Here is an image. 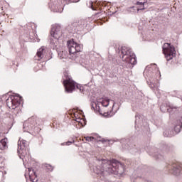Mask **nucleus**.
Listing matches in <instances>:
<instances>
[{
  "instance_id": "obj_6",
  "label": "nucleus",
  "mask_w": 182,
  "mask_h": 182,
  "mask_svg": "<svg viewBox=\"0 0 182 182\" xmlns=\"http://www.w3.org/2000/svg\"><path fill=\"white\" fill-rule=\"evenodd\" d=\"M182 129V117H180L176 122H175L174 131L171 129H166L164 132V137H173L175 135L181 132Z\"/></svg>"
},
{
  "instance_id": "obj_27",
  "label": "nucleus",
  "mask_w": 182,
  "mask_h": 182,
  "mask_svg": "<svg viewBox=\"0 0 182 182\" xmlns=\"http://www.w3.org/2000/svg\"><path fill=\"white\" fill-rule=\"evenodd\" d=\"M89 7L92 9V11H95V8L93 6V2L92 1H89L88 3Z\"/></svg>"
},
{
  "instance_id": "obj_12",
  "label": "nucleus",
  "mask_w": 182,
  "mask_h": 182,
  "mask_svg": "<svg viewBox=\"0 0 182 182\" xmlns=\"http://www.w3.org/2000/svg\"><path fill=\"white\" fill-rule=\"evenodd\" d=\"M161 112H166L167 110L170 115H172L175 113H178V111L181 109L180 107L173 106V105H169V107L166 109V110L164 109V105H161L160 107Z\"/></svg>"
},
{
  "instance_id": "obj_13",
  "label": "nucleus",
  "mask_w": 182,
  "mask_h": 182,
  "mask_svg": "<svg viewBox=\"0 0 182 182\" xmlns=\"http://www.w3.org/2000/svg\"><path fill=\"white\" fill-rule=\"evenodd\" d=\"M35 119L32 118L28 119V120L26 121V122L23 124L24 132H28V130L33 129V127H35Z\"/></svg>"
},
{
  "instance_id": "obj_38",
  "label": "nucleus",
  "mask_w": 182,
  "mask_h": 182,
  "mask_svg": "<svg viewBox=\"0 0 182 182\" xmlns=\"http://www.w3.org/2000/svg\"><path fill=\"white\" fill-rule=\"evenodd\" d=\"M58 40V39H56V41H55V43H57Z\"/></svg>"
},
{
  "instance_id": "obj_22",
  "label": "nucleus",
  "mask_w": 182,
  "mask_h": 182,
  "mask_svg": "<svg viewBox=\"0 0 182 182\" xmlns=\"http://www.w3.org/2000/svg\"><path fill=\"white\" fill-rule=\"evenodd\" d=\"M136 5L141 6L142 7V8H136L137 11H144L145 9L144 2L136 1Z\"/></svg>"
},
{
  "instance_id": "obj_15",
  "label": "nucleus",
  "mask_w": 182,
  "mask_h": 182,
  "mask_svg": "<svg viewBox=\"0 0 182 182\" xmlns=\"http://www.w3.org/2000/svg\"><path fill=\"white\" fill-rule=\"evenodd\" d=\"M28 176L31 182H38V179L36 176V172L32 168H28Z\"/></svg>"
},
{
  "instance_id": "obj_19",
  "label": "nucleus",
  "mask_w": 182,
  "mask_h": 182,
  "mask_svg": "<svg viewBox=\"0 0 182 182\" xmlns=\"http://www.w3.org/2000/svg\"><path fill=\"white\" fill-rule=\"evenodd\" d=\"M77 25V27L80 28H83L85 26H86L87 25V21L85 20H81V21H79L77 23H73V26H76Z\"/></svg>"
},
{
  "instance_id": "obj_31",
  "label": "nucleus",
  "mask_w": 182,
  "mask_h": 182,
  "mask_svg": "<svg viewBox=\"0 0 182 182\" xmlns=\"http://www.w3.org/2000/svg\"><path fill=\"white\" fill-rule=\"evenodd\" d=\"M53 11L55 13H60V10L59 9H53Z\"/></svg>"
},
{
  "instance_id": "obj_9",
  "label": "nucleus",
  "mask_w": 182,
  "mask_h": 182,
  "mask_svg": "<svg viewBox=\"0 0 182 182\" xmlns=\"http://www.w3.org/2000/svg\"><path fill=\"white\" fill-rule=\"evenodd\" d=\"M166 169L173 176H178L182 173V167L177 163L166 164Z\"/></svg>"
},
{
  "instance_id": "obj_2",
  "label": "nucleus",
  "mask_w": 182,
  "mask_h": 182,
  "mask_svg": "<svg viewBox=\"0 0 182 182\" xmlns=\"http://www.w3.org/2000/svg\"><path fill=\"white\" fill-rule=\"evenodd\" d=\"M122 59L125 62V65L130 69H132L137 63L136 57L132 49L129 47H122Z\"/></svg>"
},
{
  "instance_id": "obj_4",
  "label": "nucleus",
  "mask_w": 182,
  "mask_h": 182,
  "mask_svg": "<svg viewBox=\"0 0 182 182\" xmlns=\"http://www.w3.org/2000/svg\"><path fill=\"white\" fill-rule=\"evenodd\" d=\"M156 64H151L150 66L146 68L145 71H144V76H146L149 79L148 84L151 89H156L158 87V79L155 77L154 73L152 72L153 68H156Z\"/></svg>"
},
{
  "instance_id": "obj_37",
  "label": "nucleus",
  "mask_w": 182,
  "mask_h": 182,
  "mask_svg": "<svg viewBox=\"0 0 182 182\" xmlns=\"http://www.w3.org/2000/svg\"><path fill=\"white\" fill-rule=\"evenodd\" d=\"M138 177L141 178V176H138Z\"/></svg>"
},
{
  "instance_id": "obj_21",
  "label": "nucleus",
  "mask_w": 182,
  "mask_h": 182,
  "mask_svg": "<svg viewBox=\"0 0 182 182\" xmlns=\"http://www.w3.org/2000/svg\"><path fill=\"white\" fill-rule=\"evenodd\" d=\"M150 156H153L156 159L164 160V156L160 154H149Z\"/></svg>"
},
{
  "instance_id": "obj_18",
  "label": "nucleus",
  "mask_w": 182,
  "mask_h": 182,
  "mask_svg": "<svg viewBox=\"0 0 182 182\" xmlns=\"http://www.w3.org/2000/svg\"><path fill=\"white\" fill-rule=\"evenodd\" d=\"M8 139L4 138L0 141V149L1 150H6L8 149Z\"/></svg>"
},
{
  "instance_id": "obj_26",
  "label": "nucleus",
  "mask_w": 182,
  "mask_h": 182,
  "mask_svg": "<svg viewBox=\"0 0 182 182\" xmlns=\"http://www.w3.org/2000/svg\"><path fill=\"white\" fill-rule=\"evenodd\" d=\"M85 139L88 141H94L95 140V139L92 136H86Z\"/></svg>"
},
{
  "instance_id": "obj_1",
  "label": "nucleus",
  "mask_w": 182,
  "mask_h": 182,
  "mask_svg": "<svg viewBox=\"0 0 182 182\" xmlns=\"http://www.w3.org/2000/svg\"><path fill=\"white\" fill-rule=\"evenodd\" d=\"M119 167L123 168V165L116 159L111 161L95 158V165H93V171L98 175L102 182H111L107 179L106 176L108 174L119 172Z\"/></svg>"
},
{
  "instance_id": "obj_25",
  "label": "nucleus",
  "mask_w": 182,
  "mask_h": 182,
  "mask_svg": "<svg viewBox=\"0 0 182 182\" xmlns=\"http://www.w3.org/2000/svg\"><path fill=\"white\" fill-rule=\"evenodd\" d=\"M66 3V4H69L70 3H77L80 1V0H64Z\"/></svg>"
},
{
  "instance_id": "obj_11",
  "label": "nucleus",
  "mask_w": 182,
  "mask_h": 182,
  "mask_svg": "<svg viewBox=\"0 0 182 182\" xmlns=\"http://www.w3.org/2000/svg\"><path fill=\"white\" fill-rule=\"evenodd\" d=\"M50 34L51 38H53L55 40H58L59 38H60V37L63 34L61 26L58 24L53 26V28H51Z\"/></svg>"
},
{
  "instance_id": "obj_20",
  "label": "nucleus",
  "mask_w": 182,
  "mask_h": 182,
  "mask_svg": "<svg viewBox=\"0 0 182 182\" xmlns=\"http://www.w3.org/2000/svg\"><path fill=\"white\" fill-rule=\"evenodd\" d=\"M125 149H128L130 153L134 154L135 153H136L138 151V149H136V146H129L127 145L126 147H124Z\"/></svg>"
},
{
  "instance_id": "obj_33",
  "label": "nucleus",
  "mask_w": 182,
  "mask_h": 182,
  "mask_svg": "<svg viewBox=\"0 0 182 182\" xmlns=\"http://www.w3.org/2000/svg\"><path fill=\"white\" fill-rule=\"evenodd\" d=\"M3 162H4V160L0 157V164H2Z\"/></svg>"
},
{
  "instance_id": "obj_17",
  "label": "nucleus",
  "mask_w": 182,
  "mask_h": 182,
  "mask_svg": "<svg viewBox=\"0 0 182 182\" xmlns=\"http://www.w3.org/2000/svg\"><path fill=\"white\" fill-rule=\"evenodd\" d=\"M143 126V122L141 121V115L136 114L135 115V129L141 127Z\"/></svg>"
},
{
  "instance_id": "obj_7",
  "label": "nucleus",
  "mask_w": 182,
  "mask_h": 182,
  "mask_svg": "<svg viewBox=\"0 0 182 182\" xmlns=\"http://www.w3.org/2000/svg\"><path fill=\"white\" fill-rule=\"evenodd\" d=\"M163 53L165 55L167 61L172 60L176 55L175 48L168 43H164L163 46Z\"/></svg>"
},
{
  "instance_id": "obj_8",
  "label": "nucleus",
  "mask_w": 182,
  "mask_h": 182,
  "mask_svg": "<svg viewBox=\"0 0 182 182\" xmlns=\"http://www.w3.org/2000/svg\"><path fill=\"white\" fill-rule=\"evenodd\" d=\"M21 97L19 95H12L6 100V104L9 109H15L21 105Z\"/></svg>"
},
{
  "instance_id": "obj_5",
  "label": "nucleus",
  "mask_w": 182,
  "mask_h": 182,
  "mask_svg": "<svg viewBox=\"0 0 182 182\" xmlns=\"http://www.w3.org/2000/svg\"><path fill=\"white\" fill-rule=\"evenodd\" d=\"M17 153L18 154V157L23 160V161H27V159L30 156L29 152V143L26 140L18 139V142L17 143Z\"/></svg>"
},
{
  "instance_id": "obj_39",
  "label": "nucleus",
  "mask_w": 182,
  "mask_h": 182,
  "mask_svg": "<svg viewBox=\"0 0 182 182\" xmlns=\"http://www.w3.org/2000/svg\"><path fill=\"white\" fill-rule=\"evenodd\" d=\"M145 182H150V181H146Z\"/></svg>"
},
{
  "instance_id": "obj_36",
  "label": "nucleus",
  "mask_w": 182,
  "mask_h": 182,
  "mask_svg": "<svg viewBox=\"0 0 182 182\" xmlns=\"http://www.w3.org/2000/svg\"><path fill=\"white\" fill-rule=\"evenodd\" d=\"M4 174H7V172H6V171H4Z\"/></svg>"
},
{
  "instance_id": "obj_14",
  "label": "nucleus",
  "mask_w": 182,
  "mask_h": 182,
  "mask_svg": "<svg viewBox=\"0 0 182 182\" xmlns=\"http://www.w3.org/2000/svg\"><path fill=\"white\" fill-rule=\"evenodd\" d=\"M45 53H46V48L43 46L38 50L35 59L37 60H41L46 55Z\"/></svg>"
},
{
  "instance_id": "obj_35",
  "label": "nucleus",
  "mask_w": 182,
  "mask_h": 182,
  "mask_svg": "<svg viewBox=\"0 0 182 182\" xmlns=\"http://www.w3.org/2000/svg\"><path fill=\"white\" fill-rule=\"evenodd\" d=\"M104 116H105V117H107V113L104 114Z\"/></svg>"
},
{
  "instance_id": "obj_23",
  "label": "nucleus",
  "mask_w": 182,
  "mask_h": 182,
  "mask_svg": "<svg viewBox=\"0 0 182 182\" xmlns=\"http://www.w3.org/2000/svg\"><path fill=\"white\" fill-rule=\"evenodd\" d=\"M77 122H78V124L81 125V127H85L86 125L87 121L85 119H76L75 120Z\"/></svg>"
},
{
  "instance_id": "obj_29",
  "label": "nucleus",
  "mask_w": 182,
  "mask_h": 182,
  "mask_svg": "<svg viewBox=\"0 0 182 182\" xmlns=\"http://www.w3.org/2000/svg\"><path fill=\"white\" fill-rule=\"evenodd\" d=\"M50 43H51V45H53V48L56 49L57 48V46L55 45V43H54L53 41H52V40H51Z\"/></svg>"
},
{
  "instance_id": "obj_32",
  "label": "nucleus",
  "mask_w": 182,
  "mask_h": 182,
  "mask_svg": "<svg viewBox=\"0 0 182 182\" xmlns=\"http://www.w3.org/2000/svg\"><path fill=\"white\" fill-rule=\"evenodd\" d=\"M62 54H63V52L58 53V55H59V57H60L61 59H62V58H64L63 57H62Z\"/></svg>"
},
{
  "instance_id": "obj_28",
  "label": "nucleus",
  "mask_w": 182,
  "mask_h": 182,
  "mask_svg": "<svg viewBox=\"0 0 182 182\" xmlns=\"http://www.w3.org/2000/svg\"><path fill=\"white\" fill-rule=\"evenodd\" d=\"M74 142H75V141H67L66 143H62L61 146H65V145L70 146V144H72Z\"/></svg>"
},
{
  "instance_id": "obj_30",
  "label": "nucleus",
  "mask_w": 182,
  "mask_h": 182,
  "mask_svg": "<svg viewBox=\"0 0 182 182\" xmlns=\"http://www.w3.org/2000/svg\"><path fill=\"white\" fill-rule=\"evenodd\" d=\"M136 9V10H137V7H136V6H132V7H131V9ZM139 9H142V6L141 5H140V6H139Z\"/></svg>"
},
{
  "instance_id": "obj_24",
  "label": "nucleus",
  "mask_w": 182,
  "mask_h": 182,
  "mask_svg": "<svg viewBox=\"0 0 182 182\" xmlns=\"http://www.w3.org/2000/svg\"><path fill=\"white\" fill-rule=\"evenodd\" d=\"M44 167H46V170L48 171H52L53 170V167L50 164H46Z\"/></svg>"
},
{
  "instance_id": "obj_34",
  "label": "nucleus",
  "mask_w": 182,
  "mask_h": 182,
  "mask_svg": "<svg viewBox=\"0 0 182 182\" xmlns=\"http://www.w3.org/2000/svg\"><path fill=\"white\" fill-rule=\"evenodd\" d=\"M96 107H97H97H98V109L100 107H99V104H96Z\"/></svg>"
},
{
  "instance_id": "obj_3",
  "label": "nucleus",
  "mask_w": 182,
  "mask_h": 182,
  "mask_svg": "<svg viewBox=\"0 0 182 182\" xmlns=\"http://www.w3.org/2000/svg\"><path fill=\"white\" fill-rule=\"evenodd\" d=\"M63 83L65 87V91L67 93H73L75 90V87L80 90V92H83V87L78 84L76 85V82L72 79V77L69 75L68 73H64Z\"/></svg>"
},
{
  "instance_id": "obj_10",
  "label": "nucleus",
  "mask_w": 182,
  "mask_h": 182,
  "mask_svg": "<svg viewBox=\"0 0 182 182\" xmlns=\"http://www.w3.org/2000/svg\"><path fill=\"white\" fill-rule=\"evenodd\" d=\"M68 48L69 49L70 54L75 55L77 53L80 52L82 49V46L78 44L77 43L75 42L74 41H69L67 43Z\"/></svg>"
},
{
  "instance_id": "obj_16",
  "label": "nucleus",
  "mask_w": 182,
  "mask_h": 182,
  "mask_svg": "<svg viewBox=\"0 0 182 182\" xmlns=\"http://www.w3.org/2000/svg\"><path fill=\"white\" fill-rule=\"evenodd\" d=\"M97 103L100 104L103 107H107L109 105V99L107 97L100 98L97 100Z\"/></svg>"
}]
</instances>
